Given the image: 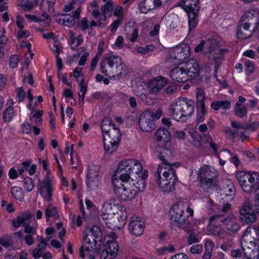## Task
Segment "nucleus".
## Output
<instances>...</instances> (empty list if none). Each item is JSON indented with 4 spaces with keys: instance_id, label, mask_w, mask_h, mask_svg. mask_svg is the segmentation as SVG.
<instances>
[{
    "instance_id": "obj_39",
    "label": "nucleus",
    "mask_w": 259,
    "mask_h": 259,
    "mask_svg": "<svg viewBox=\"0 0 259 259\" xmlns=\"http://www.w3.org/2000/svg\"><path fill=\"white\" fill-rule=\"evenodd\" d=\"M46 221H49L50 217H53L55 219L59 218L58 212L55 207L49 206L47 207L45 211Z\"/></svg>"
},
{
    "instance_id": "obj_53",
    "label": "nucleus",
    "mask_w": 259,
    "mask_h": 259,
    "mask_svg": "<svg viewBox=\"0 0 259 259\" xmlns=\"http://www.w3.org/2000/svg\"><path fill=\"white\" fill-rule=\"evenodd\" d=\"M104 212V211H103ZM113 213L112 212H109L108 211H105V213H103L101 214V218H100V221H101V220L105 223L106 226L107 225V222H109L110 220V219L111 216L112 215Z\"/></svg>"
},
{
    "instance_id": "obj_64",
    "label": "nucleus",
    "mask_w": 259,
    "mask_h": 259,
    "mask_svg": "<svg viewBox=\"0 0 259 259\" xmlns=\"http://www.w3.org/2000/svg\"><path fill=\"white\" fill-rule=\"evenodd\" d=\"M205 245L206 250L212 252L214 247V243L211 240H206Z\"/></svg>"
},
{
    "instance_id": "obj_24",
    "label": "nucleus",
    "mask_w": 259,
    "mask_h": 259,
    "mask_svg": "<svg viewBox=\"0 0 259 259\" xmlns=\"http://www.w3.org/2000/svg\"><path fill=\"white\" fill-rule=\"evenodd\" d=\"M218 176V171L214 167L204 165L199 170L200 179H216Z\"/></svg>"
},
{
    "instance_id": "obj_8",
    "label": "nucleus",
    "mask_w": 259,
    "mask_h": 259,
    "mask_svg": "<svg viewBox=\"0 0 259 259\" xmlns=\"http://www.w3.org/2000/svg\"><path fill=\"white\" fill-rule=\"evenodd\" d=\"M102 232L97 226H94L90 230V234L85 233L83 236L84 244L79 248V255L82 258H84V250L90 251L94 248L96 242L101 241Z\"/></svg>"
},
{
    "instance_id": "obj_61",
    "label": "nucleus",
    "mask_w": 259,
    "mask_h": 259,
    "mask_svg": "<svg viewBox=\"0 0 259 259\" xmlns=\"http://www.w3.org/2000/svg\"><path fill=\"white\" fill-rule=\"evenodd\" d=\"M121 18H118V19L114 21L111 25V31H115L117 29L118 26L121 24Z\"/></svg>"
},
{
    "instance_id": "obj_32",
    "label": "nucleus",
    "mask_w": 259,
    "mask_h": 259,
    "mask_svg": "<svg viewBox=\"0 0 259 259\" xmlns=\"http://www.w3.org/2000/svg\"><path fill=\"white\" fill-rule=\"evenodd\" d=\"M104 142V147L105 150L109 153H112L115 152L119 144L117 142H114L108 139H106V138H103Z\"/></svg>"
},
{
    "instance_id": "obj_16",
    "label": "nucleus",
    "mask_w": 259,
    "mask_h": 259,
    "mask_svg": "<svg viewBox=\"0 0 259 259\" xmlns=\"http://www.w3.org/2000/svg\"><path fill=\"white\" fill-rule=\"evenodd\" d=\"M153 116V112L149 110L145 111L141 114L139 120V125L143 131L150 132L155 128Z\"/></svg>"
},
{
    "instance_id": "obj_27",
    "label": "nucleus",
    "mask_w": 259,
    "mask_h": 259,
    "mask_svg": "<svg viewBox=\"0 0 259 259\" xmlns=\"http://www.w3.org/2000/svg\"><path fill=\"white\" fill-rule=\"evenodd\" d=\"M200 186L207 192H211L212 190H218V181L217 179H200Z\"/></svg>"
},
{
    "instance_id": "obj_63",
    "label": "nucleus",
    "mask_w": 259,
    "mask_h": 259,
    "mask_svg": "<svg viewBox=\"0 0 259 259\" xmlns=\"http://www.w3.org/2000/svg\"><path fill=\"white\" fill-rule=\"evenodd\" d=\"M16 19H17V21H16L17 26L20 29H22L24 28V25H23L24 20H23V18L20 15H18L16 16Z\"/></svg>"
},
{
    "instance_id": "obj_33",
    "label": "nucleus",
    "mask_w": 259,
    "mask_h": 259,
    "mask_svg": "<svg viewBox=\"0 0 259 259\" xmlns=\"http://www.w3.org/2000/svg\"><path fill=\"white\" fill-rule=\"evenodd\" d=\"M154 8L152 0L148 1H146V0H140V3L139 4V9L142 13L147 14Z\"/></svg>"
},
{
    "instance_id": "obj_47",
    "label": "nucleus",
    "mask_w": 259,
    "mask_h": 259,
    "mask_svg": "<svg viewBox=\"0 0 259 259\" xmlns=\"http://www.w3.org/2000/svg\"><path fill=\"white\" fill-rule=\"evenodd\" d=\"M23 186L24 189L28 192H30L33 188L34 184L32 180L29 178L27 177L24 179Z\"/></svg>"
},
{
    "instance_id": "obj_1",
    "label": "nucleus",
    "mask_w": 259,
    "mask_h": 259,
    "mask_svg": "<svg viewBox=\"0 0 259 259\" xmlns=\"http://www.w3.org/2000/svg\"><path fill=\"white\" fill-rule=\"evenodd\" d=\"M112 186L113 193L117 198L122 201H130L138 193L144 191L145 180L143 178H140L137 181H121L112 177Z\"/></svg>"
},
{
    "instance_id": "obj_13",
    "label": "nucleus",
    "mask_w": 259,
    "mask_h": 259,
    "mask_svg": "<svg viewBox=\"0 0 259 259\" xmlns=\"http://www.w3.org/2000/svg\"><path fill=\"white\" fill-rule=\"evenodd\" d=\"M236 177L244 192L250 193L256 187L257 182L250 172L238 171Z\"/></svg>"
},
{
    "instance_id": "obj_18",
    "label": "nucleus",
    "mask_w": 259,
    "mask_h": 259,
    "mask_svg": "<svg viewBox=\"0 0 259 259\" xmlns=\"http://www.w3.org/2000/svg\"><path fill=\"white\" fill-rule=\"evenodd\" d=\"M258 231L253 226H248L242 237L241 242L255 243L258 245Z\"/></svg>"
},
{
    "instance_id": "obj_11",
    "label": "nucleus",
    "mask_w": 259,
    "mask_h": 259,
    "mask_svg": "<svg viewBox=\"0 0 259 259\" xmlns=\"http://www.w3.org/2000/svg\"><path fill=\"white\" fill-rule=\"evenodd\" d=\"M190 48L186 44H181L170 51L166 61L174 65L182 63L190 55Z\"/></svg>"
},
{
    "instance_id": "obj_23",
    "label": "nucleus",
    "mask_w": 259,
    "mask_h": 259,
    "mask_svg": "<svg viewBox=\"0 0 259 259\" xmlns=\"http://www.w3.org/2000/svg\"><path fill=\"white\" fill-rule=\"evenodd\" d=\"M169 76L175 81L181 83L188 80L184 66L176 67L170 71Z\"/></svg>"
},
{
    "instance_id": "obj_52",
    "label": "nucleus",
    "mask_w": 259,
    "mask_h": 259,
    "mask_svg": "<svg viewBox=\"0 0 259 259\" xmlns=\"http://www.w3.org/2000/svg\"><path fill=\"white\" fill-rule=\"evenodd\" d=\"M198 238L196 237V235L193 232H191L187 238V242L189 245H191L194 243L198 242Z\"/></svg>"
},
{
    "instance_id": "obj_9",
    "label": "nucleus",
    "mask_w": 259,
    "mask_h": 259,
    "mask_svg": "<svg viewBox=\"0 0 259 259\" xmlns=\"http://www.w3.org/2000/svg\"><path fill=\"white\" fill-rule=\"evenodd\" d=\"M199 4V0H183L181 4L189 18V31L195 28L197 24L198 13L200 8Z\"/></svg>"
},
{
    "instance_id": "obj_34",
    "label": "nucleus",
    "mask_w": 259,
    "mask_h": 259,
    "mask_svg": "<svg viewBox=\"0 0 259 259\" xmlns=\"http://www.w3.org/2000/svg\"><path fill=\"white\" fill-rule=\"evenodd\" d=\"M104 246L111 254V255H117L118 251V245L116 241L113 239L107 241Z\"/></svg>"
},
{
    "instance_id": "obj_20",
    "label": "nucleus",
    "mask_w": 259,
    "mask_h": 259,
    "mask_svg": "<svg viewBox=\"0 0 259 259\" xmlns=\"http://www.w3.org/2000/svg\"><path fill=\"white\" fill-rule=\"evenodd\" d=\"M183 66L188 80L193 79L199 75L200 69L197 60H191Z\"/></svg>"
},
{
    "instance_id": "obj_14",
    "label": "nucleus",
    "mask_w": 259,
    "mask_h": 259,
    "mask_svg": "<svg viewBox=\"0 0 259 259\" xmlns=\"http://www.w3.org/2000/svg\"><path fill=\"white\" fill-rule=\"evenodd\" d=\"M32 217L30 212H24L13 220L12 225L14 227L18 228L21 226H25L24 232L28 234L34 235L36 234V229L30 226V223Z\"/></svg>"
},
{
    "instance_id": "obj_40",
    "label": "nucleus",
    "mask_w": 259,
    "mask_h": 259,
    "mask_svg": "<svg viewBox=\"0 0 259 259\" xmlns=\"http://www.w3.org/2000/svg\"><path fill=\"white\" fill-rule=\"evenodd\" d=\"M43 114L42 110L36 111L32 112L30 114V119L31 123H35L36 124L40 123L42 121L41 117Z\"/></svg>"
},
{
    "instance_id": "obj_2",
    "label": "nucleus",
    "mask_w": 259,
    "mask_h": 259,
    "mask_svg": "<svg viewBox=\"0 0 259 259\" xmlns=\"http://www.w3.org/2000/svg\"><path fill=\"white\" fill-rule=\"evenodd\" d=\"M143 167L141 163L136 159H126L123 160L119 164L115 172V176L118 180L121 181L135 180L140 178L144 180L148 177L147 170L142 171Z\"/></svg>"
},
{
    "instance_id": "obj_10",
    "label": "nucleus",
    "mask_w": 259,
    "mask_h": 259,
    "mask_svg": "<svg viewBox=\"0 0 259 259\" xmlns=\"http://www.w3.org/2000/svg\"><path fill=\"white\" fill-rule=\"evenodd\" d=\"M209 224H216L221 222L225 229L232 234H236L241 229V226L236 218L233 216L222 217L215 214L209 219Z\"/></svg>"
},
{
    "instance_id": "obj_42",
    "label": "nucleus",
    "mask_w": 259,
    "mask_h": 259,
    "mask_svg": "<svg viewBox=\"0 0 259 259\" xmlns=\"http://www.w3.org/2000/svg\"><path fill=\"white\" fill-rule=\"evenodd\" d=\"M14 115V111L12 107H9L4 111L3 113V119L5 122H10Z\"/></svg>"
},
{
    "instance_id": "obj_25",
    "label": "nucleus",
    "mask_w": 259,
    "mask_h": 259,
    "mask_svg": "<svg viewBox=\"0 0 259 259\" xmlns=\"http://www.w3.org/2000/svg\"><path fill=\"white\" fill-rule=\"evenodd\" d=\"M80 13V7L77 8L73 13V15L71 16L67 14H61V16H63L62 19V24L64 26L71 27L75 24V19H78Z\"/></svg>"
},
{
    "instance_id": "obj_62",
    "label": "nucleus",
    "mask_w": 259,
    "mask_h": 259,
    "mask_svg": "<svg viewBox=\"0 0 259 259\" xmlns=\"http://www.w3.org/2000/svg\"><path fill=\"white\" fill-rule=\"evenodd\" d=\"M29 35V32L28 30H23L19 29L18 31V37L20 38H26Z\"/></svg>"
},
{
    "instance_id": "obj_51",
    "label": "nucleus",
    "mask_w": 259,
    "mask_h": 259,
    "mask_svg": "<svg viewBox=\"0 0 259 259\" xmlns=\"http://www.w3.org/2000/svg\"><path fill=\"white\" fill-rule=\"evenodd\" d=\"M17 97L19 102H22L25 98L26 94L22 87L18 88L16 90Z\"/></svg>"
},
{
    "instance_id": "obj_48",
    "label": "nucleus",
    "mask_w": 259,
    "mask_h": 259,
    "mask_svg": "<svg viewBox=\"0 0 259 259\" xmlns=\"http://www.w3.org/2000/svg\"><path fill=\"white\" fill-rule=\"evenodd\" d=\"M45 185L46 188V191L47 193V196H45V198L48 201H50L52 200V189L50 185V182L48 178H47V181L45 183Z\"/></svg>"
},
{
    "instance_id": "obj_37",
    "label": "nucleus",
    "mask_w": 259,
    "mask_h": 259,
    "mask_svg": "<svg viewBox=\"0 0 259 259\" xmlns=\"http://www.w3.org/2000/svg\"><path fill=\"white\" fill-rule=\"evenodd\" d=\"M14 244L13 236L8 234H6L0 237V244L5 247H9Z\"/></svg>"
},
{
    "instance_id": "obj_57",
    "label": "nucleus",
    "mask_w": 259,
    "mask_h": 259,
    "mask_svg": "<svg viewBox=\"0 0 259 259\" xmlns=\"http://www.w3.org/2000/svg\"><path fill=\"white\" fill-rule=\"evenodd\" d=\"M206 40H201L199 44L197 45L194 49L195 52L198 53L202 51L203 50L206 51Z\"/></svg>"
},
{
    "instance_id": "obj_50",
    "label": "nucleus",
    "mask_w": 259,
    "mask_h": 259,
    "mask_svg": "<svg viewBox=\"0 0 259 259\" xmlns=\"http://www.w3.org/2000/svg\"><path fill=\"white\" fill-rule=\"evenodd\" d=\"M113 2L111 1H108L103 6L101 10L102 13L107 14L112 10Z\"/></svg>"
},
{
    "instance_id": "obj_31",
    "label": "nucleus",
    "mask_w": 259,
    "mask_h": 259,
    "mask_svg": "<svg viewBox=\"0 0 259 259\" xmlns=\"http://www.w3.org/2000/svg\"><path fill=\"white\" fill-rule=\"evenodd\" d=\"M236 193V190L234 186L231 183L227 186H224L222 190L221 195L225 197L222 199H226L228 200H232Z\"/></svg>"
},
{
    "instance_id": "obj_56",
    "label": "nucleus",
    "mask_w": 259,
    "mask_h": 259,
    "mask_svg": "<svg viewBox=\"0 0 259 259\" xmlns=\"http://www.w3.org/2000/svg\"><path fill=\"white\" fill-rule=\"evenodd\" d=\"M202 250V246L201 244H195L191 246L190 252L193 254H198L201 252Z\"/></svg>"
},
{
    "instance_id": "obj_30",
    "label": "nucleus",
    "mask_w": 259,
    "mask_h": 259,
    "mask_svg": "<svg viewBox=\"0 0 259 259\" xmlns=\"http://www.w3.org/2000/svg\"><path fill=\"white\" fill-rule=\"evenodd\" d=\"M166 84V79L163 77L158 76L151 81L150 87L152 92L156 93L159 92Z\"/></svg>"
},
{
    "instance_id": "obj_21",
    "label": "nucleus",
    "mask_w": 259,
    "mask_h": 259,
    "mask_svg": "<svg viewBox=\"0 0 259 259\" xmlns=\"http://www.w3.org/2000/svg\"><path fill=\"white\" fill-rule=\"evenodd\" d=\"M242 248L245 257L247 259H258L259 257V246L255 243L241 242Z\"/></svg>"
},
{
    "instance_id": "obj_46",
    "label": "nucleus",
    "mask_w": 259,
    "mask_h": 259,
    "mask_svg": "<svg viewBox=\"0 0 259 259\" xmlns=\"http://www.w3.org/2000/svg\"><path fill=\"white\" fill-rule=\"evenodd\" d=\"M46 246L45 245L42 244H39L37 246V247L35 248L32 252V255L33 257L35 259H38L39 258L43 251L45 250Z\"/></svg>"
},
{
    "instance_id": "obj_59",
    "label": "nucleus",
    "mask_w": 259,
    "mask_h": 259,
    "mask_svg": "<svg viewBox=\"0 0 259 259\" xmlns=\"http://www.w3.org/2000/svg\"><path fill=\"white\" fill-rule=\"evenodd\" d=\"M84 79H82L79 82V85L80 88L79 92L81 95L85 96L87 91V87L84 85Z\"/></svg>"
},
{
    "instance_id": "obj_41",
    "label": "nucleus",
    "mask_w": 259,
    "mask_h": 259,
    "mask_svg": "<svg viewBox=\"0 0 259 259\" xmlns=\"http://www.w3.org/2000/svg\"><path fill=\"white\" fill-rule=\"evenodd\" d=\"M11 193L13 197L17 200L20 201L23 198L22 190L20 187H13L11 189Z\"/></svg>"
},
{
    "instance_id": "obj_4",
    "label": "nucleus",
    "mask_w": 259,
    "mask_h": 259,
    "mask_svg": "<svg viewBox=\"0 0 259 259\" xmlns=\"http://www.w3.org/2000/svg\"><path fill=\"white\" fill-rule=\"evenodd\" d=\"M193 214V209L183 201L174 204L169 211L171 221L180 228H184L189 224V215L192 216Z\"/></svg>"
},
{
    "instance_id": "obj_22",
    "label": "nucleus",
    "mask_w": 259,
    "mask_h": 259,
    "mask_svg": "<svg viewBox=\"0 0 259 259\" xmlns=\"http://www.w3.org/2000/svg\"><path fill=\"white\" fill-rule=\"evenodd\" d=\"M128 229L132 234L136 236H140L144 232V223L138 217H132L128 225Z\"/></svg>"
},
{
    "instance_id": "obj_12",
    "label": "nucleus",
    "mask_w": 259,
    "mask_h": 259,
    "mask_svg": "<svg viewBox=\"0 0 259 259\" xmlns=\"http://www.w3.org/2000/svg\"><path fill=\"white\" fill-rule=\"evenodd\" d=\"M257 213L251 206L249 200H245L239 206V220L244 225L251 226L257 220Z\"/></svg>"
},
{
    "instance_id": "obj_43",
    "label": "nucleus",
    "mask_w": 259,
    "mask_h": 259,
    "mask_svg": "<svg viewBox=\"0 0 259 259\" xmlns=\"http://www.w3.org/2000/svg\"><path fill=\"white\" fill-rule=\"evenodd\" d=\"M115 199L111 198L107 200L103 205L102 210L104 211H108L109 212H112V208L115 206Z\"/></svg>"
},
{
    "instance_id": "obj_28",
    "label": "nucleus",
    "mask_w": 259,
    "mask_h": 259,
    "mask_svg": "<svg viewBox=\"0 0 259 259\" xmlns=\"http://www.w3.org/2000/svg\"><path fill=\"white\" fill-rule=\"evenodd\" d=\"M154 139L156 141L167 143L170 141L171 137L169 132L166 128H159L155 133Z\"/></svg>"
},
{
    "instance_id": "obj_55",
    "label": "nucleus",
    "mask_w": 259,
    "mask_h": 259,
    "mask_svg": "<svg viewBox=\"0 0 259 259\" xmlns=\"http://www.w3.org/2000/svg\"><path fill=\"white\" fill-rule=\"evenodd\" d=\"M115 255H111V254L107 250V249L105 247V248L102 251V253L100 255L101 259H112L115 257Z\"/></svg>"
},
{
    "instance_id": "obj_3",
    "label": "nucleus",
    "mask_w": 259,
    "mask_h": 259,
    "mask_svg": "<svg viewBox=\"0 0 259 259\" xmlns=\"http://www.w3.org/2000/svg\"><path fill=\"white\" fill-rule=\"evenodd\" d=\"M100 70L102 73L110 78H119L127 74V68L119 56L112 53L105 54L101 60Z\"/></svg>"
},
{
    "instance_id": "obj_29",
    "label": "nucleus",
    "mask_w": 259,
    "mask_h": 259,
    "mask_svg": "<svg viewBox=\"0 0 259 259\" xmlns=\"http://www.w3.org/2000/svg\"><path fill=\"white\" fill-rule=\"evenodd\" d=\"M110 130V131H108V132L104 134L103 138H106V139L113 141L114 142H117V143L119 144L121 136L119 129L115 126L114 127H111Z\"/></svg>"
},
{
    "instance_id": "obj_36",
    "label": "nucleus",
    "mask_w": 259,
    "mask_h": 259,
    "mask_svg": "<svg viewBox=\"0 0 259 259\" xmlns=\"http://www.w3.org/2000/svg\"><path fill=\"white\" fill-rule=\"evenodd\" d=\"M95 177H92L90 174L88 175L87 186L90 191L96 190L98 188V180L97 175H95Z\"/></svg>"
},
{
    "instance_id": "obj_5",
    "label": "nucleus",
    "mask_w": 259,
    "mask_h": 259,
    "mask_svg": "<svg viewBox=\"0 0 259 259\" xmlns=\"http://www.w3.org/2000/svg\"><path fill=\"white\" fill-rule=\"evenodd\" d=\"M156 182L161 190L164 193H169L175 190L177 177L174 169L163 170L162 172L155 171Z\"/></svg>"
},
{
    "instance_id": "obj_60",
    "label": "nucleus",
    "mask_w": 259,
    "mask_h": 259,
    "mask_svg": "<svg viewBox=\"0 0 259 259\" xmlns=\"http://www.w3.org/2000/svg\"><path fill=\"white\" fill-rule=\"evenodd\" d=\"M227 201L226 203H224L221 208H218L219 210H221V212L226 213L231 209V204L228 202L229 200H227Z\"/></svg>"
},
{
    "instance_id": "obj_15",
    "label": "nucleus",
    "mask_w": 259,
    "mask_h": 259,
    "mask_svg": "<svg viewBox=\"0 0 259 259\" xmlns=\"http://www.w3.org/2000/svg\"><path fill=\"white\" fill-rule=\"evenodd\" d=\"M172 156L171 151L168 148H164L159 152V158L162 162L158 165L157 169L158 172H162L163 170L174 169L173 168L174 166H175L176 167L179 166L180 164L179 163H170L169 161Z\"/></svg>"
},
{
    "instance_id": "obj_58",
    "label": "nucleus",
    "mask_w": 259,
    "mask_h": 259,
    "mask_svg": "<svg viewBox=\"0 0 259 259\" xmlns=\"http://www.w3.org/2000/svg\"><path fill=\"white\" fill-rule=\"evenodd\" d=\"M246 71L249 74L252 73L254 70V64L252 62L248 61L245 63Z\"/></svg>"
},
{
    "instance_id": "obj_7",
    "label": "nucleus",
    "mask_w": 259,
    "mask_h": 259,
    "mask_svg": "<svg viewBox=\"0 0 259 259\" xmlns=\"http://www.w3.org/2000/svg\"><path fill=\"white\" fill-rule=\"evenodd\" d=\"M206 51L204 53H208V59L210 62H214V72L217 73L223 59V50L218 47V42L215 39L206 40Z\"/></svg>"
},
{
    "instance_id": "obj_54",
    "label": "nucleus",
    "mask_w": 259,
    "mask_h": 259,
    "mask_svg": "<svg viewBox=\"0 0 259 259\" xmlns=\"http://www.w3.org/2000/svg\"><path fill=\"white\" fill-rule=\"evenodd\" d=\"M210 233L214 236L224 238V231L223 229H218L216 228L210 230Z\"/></svg>"
},
{
    "instance_id": "obj_26",
    "label": "nucleus",
    "mask_w": 259,
    "mask_h": 259,
    "mask_svg": "<svg viewBox=\"0 0 259 259\" xmlns=\"http://www.w3.org/2000/svg\"><path fill=\"white\" fill-rule=\"evenodd\" d=\"M109 219V221L107 222L108 224L106 226L112 230L119 229L120 226L124 223L122 216L118 213H113Z\"/></svg>"
},
{
    "instance_id": "obj_38",
    "label": "nucleus",
    "mask_w": 259,
    "mask_h": 259,
    "mask_svg": "<svg viewBox=\"0 0 259 259\" xmlns=\"http://www.w3.org/2000/svg\"><path fill=\"white\" fill-rule=\"evenodd\" d=\"M234 111L235 114L240 118L244 117L247 113V108L244 105L239 103V102L236 103Z\"/></svg>"
},
{
    "instance_id": "obj_35",
    "label": "nucleus",
    "mask_w": 259,
    "mask_h": 259,
    "mask_svg": "<svg viewBox=\"0 0 259 259\" xmlns=\"http://www.w3.org/2000/svg\"><path fill=\"white\" fill-rule=\"evenodd\" d=\"M101 126L103 135L110 131L109 130H111V127H115L114 122L109 117H105L102 120Z\"/></svg>"
},
{
    "instance_id": "obj_6",
    "label": "nucleus",
    "mask_w": 259,
    "mask_h": 259,
    "mask_svg": "<svg viewBox=\"0 0 259 259\" xmlns=\"http://www.w3.org/2000/svg\"><path fill=\"white\" fill-rule=\"evenodd\" d=\"M193 110V105L184 99L177 101L169 108L171 117L177 121H179L183 117L190 116Z\"/></svg>"
},
{
    "instance_id": "obj_49",
    "label": "nucleus",
    "mask_w": 259,
    "mask_h": 259,
    "mask_svg": "<svg viewBox=\"0 0 259 259\" xmlns=\"http://www.w3.org/2000/svg\"><path fill=\"white\" fill-rule=\"evenodd\" d=\"M19 62V58L17 55L11 56L9 58V65L12 68H16Z\"/></svg>"
},
{
    "instance_id": "obj_45",
    "label": "nucleus",
    "mask_w": 259,
    "mask_h": 259,
    "mask_svg": "<svg viewBox=\"0 0 259 259\" xmlns=\"http://www.w3.org/2000/svg\"><path fill=\"white\" fill-rule=\"evenodd\" d=\"M83 42V35L79 34L77 37L71 38L70 47L72 50H75L78 46Z\"/></svg>"
},
{
    "instance_id": "obj_44",
    "label": "nucleus",
    "mask_w": 259,
    "mask_h": 259,
    "mask_svg": "<svg viewBox=\"0 0 259 259\" xmlns=\"http://www.w3.org/2000/svg\"><path fill=\"white\" fill-rule=\"evenodd\" d=\"M191 137L193 139V141H192L193 145L197 148L200 147L202 145L201 140L202 139L201 135L197 132H195L191 134Z\"/></svg>"
},
{
    "instance_id": "obj_19",
    "label": "nucleus",
    "mask_w": 259,
    "mask_h": 259,
    "mask_svg": "<svg viewBox=\"0 0 259 259\" xmlns=\"http://www.w3.org/2000/svg\"><path fill=\"white\" fill-rule=\"evenodd\" d=\"M245 21L243 17L240 19V24L238 27L237 36L238 38L245 39L250 38L252 36V31L249 29L250 23L249 19L246 18Z\"/></svg>"
},
{
    "instance_id": "obj_17",
    "label": "nucleus",
    "mask_w": 259,
    "mask_h": 259,
    "mask_svg": "<svg viewBox=\"0 0 259 259\" xmlns=\"http://www.w3.org/2000/svg\"><path fill=\"white\" fill-rule=\"evenodd\" d=\"M196 98V107L198 110L197 121L198 122H201L204 121V116L206 113V110L204 102L205 94L203 90L201 89H197Z\"/></svg>"
}]
</instances>
